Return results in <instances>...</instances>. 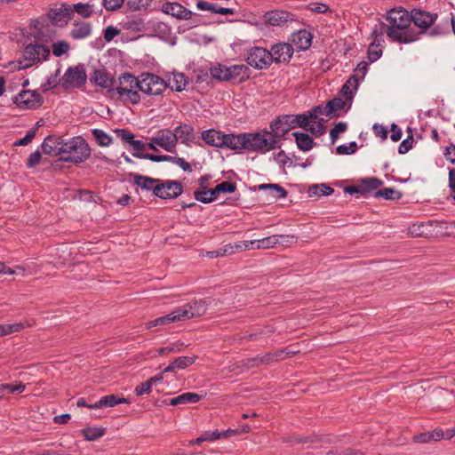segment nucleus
<instances>
[{"instance_id":"f257e3e1","label":"nucleus","mask_w":455,"mask_h":455,"mask_svg":"<svg viewBox=\"0 0 455 455\" xmlns=\"http://www.w3.org/2000/svg\"><path fill=\"white\" fill-rule=\"evenodd\" d=\"M385 18L389 25L379 21L375 26L379 30V35L386 33L390 41L398 44H407L417 41L415 28L411 25L410 12L406 9L403 7L390 9Z\"/></svg>"},{"instance_id":"f03ea898","label":"nucleus","mask_w":455,"mask_h":455,"mask_svg":"<svg viewBox=\"0 0 455 455\" xmlns=\"http://www.w3.org/2000/svg\"><path fill=\"white\" fill-rule=\"evenodd\" d=\"M438 18V14L435 12H430L428 11L413 8L410 12L411 24L413 23L416 33L417 41L421 38L423 35H427L430 37L441 36L449 33L448 22L445 24L435 23Z\"/></svg>"},{"instance_id":"7ed1b4c3","label":"nucleus","mask_w":455,"mask_h":455,"mask_svg":"<svg viewBox=\"0 0 455 455\" xmlns=\"http://www.w3.org/2000/svg\"><path fill=\"white\" fill-rule=\"evenodd\" d=\"M140 76L136 77L130 72H124L118 76V86L110 90V98L136 105L140 101Z\"/></svg>"},{"instance_id":"20e7f679","label":"nucleus","mask_w":455,"mask_h":455,"mask_svg":"<svg viewBox=\"0 0 455 455\" xmlns=\"http://www.w3.org/2000/svg\"><path fill=\"white\" fill-rule=\"evenodd\" d=\"M43 28L38 29L35 36V42L24 47L23 58L17 60L18 69H27L33 65L42 63L50 56V49L43 44Z\"/></svg>"},{"instance_id":"39448f33","label":"nucleus","mask_w":455,"mask_h":455,"mask_svg":"<svg viewBox=\"0 0 455 455\" xmlns=\"http://www.w3.org/2000/svg\"><path fill=\"white\" fill-rule=\"evenodd\" d=\"M91 156V148L82 136H76L64 142L60 160L74 164L85 162Z\"/></svg>"},{"instance_id":"423d86ee","label":"nucleus","mask_w":455,"mask_h":455,"mask_svg":"<svg viewBox=\"0 0 455 455\" xmlns=\"http://www.w3.org/2000/svg\"><path fill=\"white\" fill-rule=\"evenodd\" d=\"M243 148L249 151H269L275 148H280L281 145L275 138H271L264 133L259 132H243Z\"/></svg>"},{"instance_id":"0eeeda50","label":"nucleus","mask_w":455,"mask_h":455,"mask_svg":"<svg viewBox=\"0 0 455 455\" xmlns=\"http://www.w3.org/2000/svg\"><path fill=\"white\" fill-rule=\"evenodd\" d=\"M87 75L84 64L69 67L60 78V84L66 90L80 88L86 84Z\"/></svg>"},{"instance_id":"6e6552de","label":"nucleus","mask_w":455,"mask_h":455,"mask_svg":"<svg viewBox=\"0 0 455 455\" xmlns=\"http://www.w3.org/2000/svg\"><path fill=\"white\" fill-rule=\"evenodd\" d=\"M272 56L268 50L259 46L251 48L245 57V61L256 69H266L272 64Z\"/></svg>"},{"instance_id":"1a4fd4ad","label":"nucleus","mask_w":455,"mask_h":455,"mask_svg":"<svg viewBox=\"0 0 455 455\" xmlns=\"http://www.w3.org/2000/svg\"><path fill=\"white\" fill-rule=\"evenodd\" d=\"M167 87L160 76L151 73L140 75V92L148 95H160Z\"/></svg>"},{"instance_id":"9d476101","label":"nucleus","mask_w":455,"mask_h":455,"mask_svg":"<svg viewBox=\"0 0 455 455\" xmlns=\"http://www.w3.org/2000/svg\"><path fill=\"white\" fill-rule=\"evenodd\" d=\"M20 108L36 109L44 103V98L36 91L24 90L15 95L12 99Z\"/></svg>"},{"instance_id":"9b49d317","label":"nucleus","mask_w":455,"mask_h":455,"mask_svg":"<svg viewBox=\"0 0 455 455\" xmlns=\"http://www.w3.org/2000/svg\"><path fill=\"white\" fill-rule=\"evenodd\" d=\"M210 301L205 299H199L193 300L190 303L184 305L181 307H178V313L181 317V320H187L194 317H198L204 315L207 311Z\"/></svg>"},{"instance_id":"f8f14e48","label":"nucleus","mask_w":455,"mask_h":455,"mask_svg":"<svg viewBox=\"0 0 455 455\" xmlns=\"http://www.w3.org/2000/svg\"><path fill=\"white\" fill-rule=\"evenodd\" d=\"M293 47L291 44L279 42L271 46L270 56H272V63H288L293 55Z\"/></svg>"},{"instance_id":"ddd939ff","label":"nucleus","mask_w":455,"mask_h":455,"mask_svg":"<svg viewBox=\"0 0 455 455\" xmlns=\"http://www.w3.org/2000/svg\"><path fill=\"white\" fill-rule=\"evenodd\" d=\"M48 17L52 25L63 27L72 19L73 8L66 3H62L60 8L51 9L48 12Z\"/></svg>"},{"instance_id":"4468645a","label":"nucleus","mask_w":455,"mask_h":455,"mask_svg":"<svg viewBox=\"0 0 455 455\" xmlns=\"http://www.w3.org/2000/svg\"><path fill=\"white\" fill-rule=\"evenodd\" d=\"M266 25L283 27L294 20V14L284 10H273L267 12L263 16Z\"/></svg>"},{"instance_id":"2eb2a0df","label":"nucleus","mask_w":455,"mask_h":455,"mask_svg":"<svg viewBox=\"0 0 455 455\" xmlns=\"http://www.w3.org/2000/svg\"><path fill=\"white\" fill-rule=\"evenodd\" d=\"M154 142L165 151L174 153L176 151L177 138L170 129H161L154 137Z\"/></svg>"},{"instance_id":"dca6fc26","label":"nucleus","mask_w":455,"mask_h":455,"mask_svg":"<svg viewBox=\"0 0 455 455\" xmlns=\"http://www.w3.org/2000/svg\"><path fill=\"white\" fill-rule=\"evenodd\" d=\"M64 140L56 135H48L43 141L41 148L44 154L61 157Z\"/></svg>"},{"instance_id":"f3484780","label":"nucleus","mask_w":455,"mask_h":455,"mask_svg":"<svg viewBox=\"0 0 455 455\" xmlns=\"http://www.w3.org/2000/svg\"><path fill=\"white\" fill-rule=\"evenodd\" d=\"M378 31H379L378 27H374L371 34V36L374 37V40L372 41V43H371L368 48V58L371 62H375L376 60H378L381 57L383 52V35H379Z\"/></svg>"},{"instance_id":"a211bd4d","label":"nucleus","mask_w":455,"mask_h":455,"mask_svg":"<svg viewBox=\"0 0 455 455\" xmlns=\"http://www.w3.org/2000/svg\"><path fill=\"white\" fill-rule=\"evenodd\" d=\"M227 82L243 83L250 77V69L245 65H232L225 69Z\"/></svg>"},{"instance_id":"6ab92c4d","label":"nucleus","mask_w":455,"mask_h":455,"mask_svg":"<svg viewBox=\"0 0 455 455\" xmlns=\"http://www.w3.org/2000/svg\"><path fill=\"white\" fill-rule=\"evenodd\" d=\"M162 11L165 14L177 18L178 20H188L192 17V12L179 3L166 2L162 6Z\"/></svg>"},{"instance_id":"aec40b11","label":"nucleus","mask_w":455,"mask_h":455,"mask_svg":"<svg viewBox=\"0 0 455 455\" xmlns=\"http://www.w3.org/2000/svg\"><path fill=\"white\" fill-rule=\"evenodd\" d=\"M91 82L96 85L107 89L110 97V90L114 89L116 81L106 69H95L91 77Z\"/></svg>"},{"instance_id":"412c9836","label":"nucleus","mask_w":455,"mask_h":455,"mask_svg":"<svg viewBox=\"0 0 455 455\" xmlns=\"http://www.w3.org/2000/svg\"><path fill=\"white\" fill-rule=\"evenodd\" d=\"M114 132L124 143L132 147L133 153H143L147 149V145L142 140H135L134 134L128 129H116Z\"/></svg>"},{"instance_id":"4be33fe9","label":"nucleus","mask_w":455,"mask_h":455,"mask_svg":"<svg viewBox=\"0 0 455 455\" xmlns=\"http://www.w3.org/2000/svg\"><path fill=\"white\" fill-rule=\"evenodd\" d=\"M172 132L177 138V142L180 141V143L185 145H189L196 139L195 129L188 124H181L175 127Z\"/></svg>"},{"instance_id":"5701e85b","label":"nucleus","mask_w":455,"mask_h":455,"mask_svg":"<svg viewBox=\"0 0 455 455\" xmlns=\"http://www.w3.org/2000/svg\"><path fill=\"white\" fill-rule=\"evenodd\" d=\"M243 133L233 134V133H223L221 136V148H229L235 151L244 149L243 148Z\"/></svg>"},{"instance_id":"b1692460","label":"nucleus","mask_w":455,"mask_h":455,"mask_svg":"<svg viewBox=\"0 0 455 455\" xmlns=\"http://www.w3.org/2000/svg\"><path fill=\"white\" fill-rule=\"evenodd\" d=\"M203 397H204V395H199L197 393L188 392V393H183L178 396L172 397V398L169 399L168 401L164 400V403L172 405V406L185 405V404H189V403H196Z\"/></svg>"},{"instance_id":"393cba45","label":"nucleus","mask_w":455,"mask_h":455,"mask_svg":"<svg viewBox=\"0 0 455 455\" xmlns=\"http://www.w3.org/2000/svg\"><path fill=\"white\" fill-rule=\"evenodd\" d=\"M288 125L290 124L284 123L282 116H279L270 123V129L272 132L266 131V134L275 139L284 138V136L290 132Z\"/></svg>"},{"instance_id":"a878e982","label":"nucleus","mask_w":455,"mask_h":455,"mask_svg":"<svg viewBox=\"0 0 455 455\" xmlns=\"http://www.w3.org/2000/svg\"><path fill=\"white\" fill-rule=\"evenodd\" d=\"M313 36L306 29H299L292 34V43L299 51L307 50L312 44Z\"/></svg>"},{"instance_id":"bb28decb","label":"nucleus","mask_w":455,"mask_h":455,"mask_svg":"<svg viewBox=\"0 0 455 455\" xmlns=\"http://www.w3.org/2000/svg\"><path fill=\"white\" fill-rule=\"evenodd\" d=\"M178 321H182V320L180 315V313H178V309H174L172 312H171L168 315L157 317L154 320H151V321L146 323L145 328L148 330L153 327L164 326V325H167L172 323L178 322Z\"/></svg>"},{"instance_id":"cd10ccee","label":"nucleus","mask_w":455,"mask_h":455,"mask_svg":"<svg viewBox=\"0 0 455 455\" xmlns=\"http://www.w3.org/2000/svg\"><path fill=\"white\" fill-rule=\"evenodd\" d=\"M120 403H130V401L124 397H119L116 395H108L102 396L99 401L90 406V409H100L104 407H114Z\"/></svg>"},{"instance_id":"c85d7f7f","label":"nucleus","mask_w":455,"mask_h":455,"mask_svg":"<svg viewBox=\"0 0 455 455\" xmlns=\"http://www.w3.org/2000/svg\"><path fill=\"white\" fill-rule=\"evenodd\" d=\"M197 356H180L174 359L167 367L164 369V372H176L177 370H183L192 365Z\"/></svg>"},{"instance_id":"c756f323","label":"nucleus","mask_w":455,"mask_h":455,"mask_svg":"<svg viewBox=\"0 0 455 455\" xmlns=\"http://www.w3.org/2000/svg\"><path fill=\"white\" fill-rule=\"evenodd\" d=\"M164 199L177 198L183 192L181 182L178 180H164Z\"/></svg>"},{"instance_id":"7c9ffc66","label":"nucleus","mask_w":455,"mask_h":455,"mask_svg":"<svg viewBox=\"0 0 455 455\" xmlns=\"http://www.w3.org/2000/svg\"><path fill=\"white\" fill-rule=\"evenodd\" d=\"M221 136L223 132L215 129H208L202 132L201 139L209 146L221 148Z\"/></svg>"},{"instance_id":"2f4dec72","label":"nucleus","mask_w":455,"mask_h":455,"mask_svg":"<svg viewBox=\"0 0 455 455\" xmlns=\"http://www.w3.org/2000/svg\"><path fill=\"white\" fill-rule=\"evenodd\" d=\"M383 181L376 177L365 178L359 180L360 195L366 196L371 191L376 190L382 186Z\"/></svg>"},{"instance_id":"473e14b6","label":"nucleus","mask_w":455,"mask_h":455,"mask_svg":"<svg viewBox=\"0 0 455 455\" xmlns=\"http://www.w3.org/2000/svg\"><path fill=\"white\" fill-rule=\"evenodd\" d=\"M444 434L441 429H434L428 432H423L413 436V441L419 443H427L431 441H439L443 439Z\"/></svg>"},{"instance_id":"72a5a7b5","label":"nucleus","mask_w":455,"mask_h":455,"mask_svg":"<svg viewBox=\"0 0 455 455\" xmlns=\"http://www.w3.org/2000/svg\"><path fill=\"white\" fill-rule=\"evenodd\" d=\"M92 28L90 23L85 21L75 22L74 28L70 32L72 38L81 40L90 36Z\"/></svg>"},{"instance_id":"f704fd0d","label":"nucleus","mask_w":455,"mask_h":455,"mask_svg":"<svg viewBox=\"0 0 455 455\" xmlns=\"http://www.w3.org/2000/svg\"><path fill=\"white\" fill-rule=\"evenodd\" d=\"M130 176L133 178V184L140 188L142 190L151 191L152 187L157 183V179L144 176L139 173H131Z\"/></svg>"},{"instance_id":"c9c22d12","label":"nucleus","mask_w":455,"mask_h":455,"mask_svg":"<svg viewBox=\"0 0 455 455\" xmlns=\"http://www.w3.org/2000/svg\"><path fill=\"white\" fill-rule=\"evenodd\" d=\"M258 190H267L274 200L285 198L287 191L279 184H260L258 186Z\"/></svg>"},{"instance_id":"e433bc0d","label":"nucleus","mask_w":455,"mask_h":455,"mask_svg":"<svg viewBox=\"0 0 455 455\" xmlns=\"http://www.w3.org/2000/svg\"><path fill=\"white\" fill-rule=\"evenodd\" d=\"M292 135L295 138L297 147L301 151H308L315 145L313 138L307 133L295 132Z\"/></svg>"},{"instance_id":"4c0bfd02","label":"nucleus","mask_w":455,"mask_h":455,"mask_svg":"<svg viewBox=\"0 0 455 455\" xmlns=\"http://www.w3.org/2000/svg\"><path fill=\"white\" fill-rule=\"evenodd\" d=\"M346 101L342 100L341 98L336 97L331 100H328L326 103V106L324 108V115L326 116H339V114H336L338 110H341L346 106Z\"/></svg>"},{"instance_id":"58836bf2","label":"nucleus","mask_w":455,"mask_h":455,"mask_svg":"<svg viewBox=\"0 0 455 455\" xmlns=\"http://www.w3.org/2000/svg\"><path fill=\"white\" fill-rule=\"evenodd\" d=\"M105 433V427H85L81 430V434L86 441H96L102 437Z\"/></svg>"},{"instance_id":"ea45409f","label":"nucleus","mask_w":455,"mask_h":455,"mask_svg":"<svg viewBox=\"0 0 455 455\" xmlns=\"http://www.w3.org/2000/svg\"><path fill=\"white\" fill-rule=\"evenodd\" d=\"M92 134L96 143L100 147H108L112 144L113 139L110 135L100 129L92 130Z\"/></svg>"},{"instance_id":"a19ab883","label":"nucleus","mask_w":455,"mask_h":455,"mask_svg":"<svg viewBox=\"0 0 455 455\" xmlns=\"http://www.w3.org/2000/svg\"><path fill=\"white\" fill-rule=\"evenodd\" d=\"M209 191H211V188H207V187H201L194 192L195 199L203 204H210L213 202L218 196H212Z\"/></svg>"},{"instance_id":"79ce46f5","label":"nucleus","mask_w":455,"mask_h":455,"mask_svg":"<svg viewBox=\"0 0 455 455\" xmlns=\"http://www.w3.org/2000/svg\"><path fill=\"white\" fill-rule=\"evenodd\" d=\"M236 190V185L230 181H223L215 188H211V195L219 196L220 194L234 193Z\"/></svg>"},{"instance_id":"37998d69","label":"nucleus","mask_w":455,"mask_h":455,"mask_svg":"<svg viewBox=\"0 0 455 455\" xmlns=\"http://www.w3.org/2000/svg\"><path fill=\"white\" fill-rule=\"evenodd\" d=\"M403 194L392 188H385L383 189L378 190L375 192V197H382L386 200H399L402 197Z\"/></svg>"},{"instance_id":"c03bdc74","label":"nucleus","mask_w":455,"mask_h":455,"mask_svg":"<svg viewBox=\"0 0 455 455\" xmlns=\"http://www.w3.org/2000/svg\"><path fill=\"white\" fill-rule=\"evenodd\" d=\"M172 83V89H174L176 92H181L185 90L188 84V77L183 73H173Z\"/></svg>"},{"instance_id":"a18cd8bd","label":"nucleus","mask_w":455,"mask_h":455,"mask_svg":"<svg viewBox=\"0 0 455 455\" xmlns=\"http://www.w3.org/2000/svg\"><path fill=\"white\" fill-rule=\"evenodd\" d=\"M334 192V189L326 184H315L309 187L308 193L310 195L330 196Z\"/></svg>"},{"instance_id":"49530a36","label":"nucleus","mask_w":455,"mask_h":455,"mask_svg":"<svg viewBox=\"0 0 455 455\" xmlns=\"http://www.w3.org/2000/svg\"><path fill=\"white\" fill-rule=\"evenodd\" d=\"M132 156L134 157L140 158V159H148L152 162H170L171 156L167 155H154L149 153H132Z\"/></svg>"},{"instance_id":"de8ad7c7","label":"nucleus","mask_w":455,"mask_h":455,"mask_svg":"<svg viewBox=\"0 0 455 455\" xmlns=\"http://www.w3.org/2000/svg\"><path fill=\"white\" fill-rule=\"evenodd\" d=\"M71 7L73 8V12H76L83 18H89L93 12V5L90 4L77 3L71 5Z\"/></svg>"},{"instance_id":"09e8293b","label":"nucleus","mask_w":455,"mask_h":455,"mask_svg":"<svg viewBox=\"0 0 455 455\" xmlns=\"http://www.w3.org/2000/svg\"><path fill=\"white\" fill-rule=\"evenodd\" d=\"M227 66L222 65L220 63H217L216 65L211 67L210 68V75L212 76V78L218 80V81H226L227 82V76L226 71Z\"/></svg>"},{"instance_id":"8fccbe9b","label":"nucleus","mask_w":455,"mask_h":455,"mask_svg":"<svg viewBox=\"0 0 455 455\" xmlns=\"http://www.w3.org/2000/svg\"><path fill=\"white\" fill-rule=\"evenodd\" d=\"M60 70H56L54 75H52L47 78L45 83L41 85L43 92H46L51 89H54L60 84V78H59Z\"/></svg>"},{"instance_id":"3c124183","label":"nucleus","mask_w":455,"mask_h":455,"mask_svg":"<svg viewBox=\"0 0 455 455\" xmlns=\"http://www.w3.org/2000/svg\"><path fill=\"white\" fill-rule=\"evenodd\" d=\"M278 243V237L275 235L258 239L256 243V248L259 249H269L273 248Z\"/></svg>"},{"instance_id":"603ef678","label":"nucleus","mask_w":455,"mask_h":455,"mask_svg":"<svg viewBox=\"0 0 455 455\" xmlns=\"http://www.w3.org/2000/svg\"><path fill=\"white\" fill-rule=\"evenodd\" d=\"M25 325L21 323L0 324V337L20 331Z\"/></svg>"},{"instance_id":"864d4df0","label":"nucleus","mask_w":455,"mask_h":455,"mask_svg":"<svg viewBox=\"0 0 455 455\" xmlns=\"http://www.w3.org/2000/svg\"><path fill=\"white\" fill-rule=\"evenodd\" d=\"M231 254H233V247L231 246V243H228L218 250L209 251L206 252V256L211 259Z\"/></svg>"},{"instance_id":"5fc2aeb1","label":"nucleus","mask_w":455,"mask_h":455,"mask_svg":"<svg viewBox=\"0 0 455 455\" xmlns=\"http://www.w3.org/2000/svg\"><path fill=\"white\" fill-rule=\"evenodd\" d=\"M326 455H364L360 450H355L352 448H338L334 447L327 451Z\"/></svg>"},{"instance_id":"6e6d98bb","label":"nucleus","mask_w":455,"mask_h":455,"mask_svg":"<svg viewBox=\"0 0 455 455\" xmlns=\"http://www.w3.org/2000/svg\"><path fill=\"white\" fill-rule=\"evenodd\" d=\"M408 136L406 139H404L401 144L399 145L398 147V152L399 154L401 155H403L405 153H407L411 148H412V143H413V135H412V132H411V129L409 127L408 130Z\"/></svg>"},{"instance_id":"4d7b16f0","label":"nucleus","mask_w":455,"mask_h":455,"mask_svg":"<svg viewBox=\"0 0 455 455\" xmlns=\"http://www.w3.org/2000/svg\"><path fill=\"white\" fill-rule=\"evenodd\" d=\"M152 0H128L127 6L131 11L148 9Z\"/></svg>"},{"instance_id":"13d9d810","label":"nucleus","mask_w":455,"mask_h":455,"mask_svg":"<svg viewBox=\"0 0 455 455\" xmlns=\"http://www.w3.org/2000/svg\"><path fill=\"white\" fill-rule=\"evenodd\" d=\"M70 45L68 43L65 41H59L52 44V53L56 57H60L61 55L68 52Z\"/></svg>"},{"instance_id":"bf43d9fd","label":"nucleus","mask_w":455,"mask_h":455,"mask_svg":"<svg viewBox=\"0 0 455 455\" xmlns=\"http://www.w3.org/2000/svg\"><path fill=\"white\" fill-rule=\"evenodd\" d=\"M347 129V125L344 122H339L335 124V126L330 131V137L331 143L334 144L337 140L339 134L346 132Z\"/></svg>"},{"instance_id":"052dcab7","label":"nucleus","mask_w":455,"mask_h":455,"mask_svg":"<svg viewBox=\"0 0 455 455\" xmlns=\"http://www.w3.org/2000/svg\"><path fill=\"white\" fill-rule=\"evenodd\" d=\"M357 149V144L355 141H352L348 146L343 144L336 148L338 155H351L354 154Z\"/></svg>"},{"instance_id":"680f3d73","label":"nucleus","mask_w":455,"mask_h":455,"mask_svg":"<svg viewBox=\"0 0 455 455\" xmlns=\"http://www.w3.org/2000/svg\"><path fill=\"white\" fill-rule=\"evenodd\" d=\"M273 332V331L269 328H265V329H258L256 331L254 332H251L250 333L249 335L247 336H243L240 338V340L242 342L243 341H249V340H257L259 339V337L262 335V334H267V333H271Z\"/></svg>"},{"instance_id":"e2e57ef3","label":"nucleus","mask_w":455,"mask_h":455,"mask_svg":"<svg viewBox=\"0 0 455 455\" xmlns=\"http://www.w3.org/2000/svg\"><path fill=\"white\" fill-rule=\"evenodd\" d=\"M323 121L324 120L323 118H320V120L317 123L309 125L307 131H310V132L315 136L323 135L326 131V127L323 124Z\"/></svg>"},{"instance_id":"0e129e2a","label":"nucleus","mask_w":455,"mask_h":455,"mask_svg":"<svg viewBox=\"0 0 455 455\" xmlns=\"http://www.w3.org/2000/svg\"><path fill=\"white\" fill-rule=\"evenodd\" d=\"M124 0H102V5L107 11H116L122 7Z\"/></svg>"},{"instance_id":"69168bd1","label":"nucleus","mask_w":455,"mask_h":455,"mask_svg":"<svg viewBox=\"0 0 455 455\" xmlns=\"http://www.w3.org/2000/svg\"><path fill=\"white\" fill-rule=\"evenodd\" d=\"M41 159H42V156L38 150L31 153L26 162L27 168H28V169L34 168L40 163Z\"/></svg>"},{"instance_id":"338daca9","label":"nucleus","mask_w":455,"mask_h":455,"mask_svg":"<svg viewBox=\"0 0 455 455\" xmlns=\"http://www.w3.org/2000/svg\"><path fill=\"white\" fill-rule=\"evenodd\" d=\"M170 162L179 165L184 172H192V168H191L190 164L188 162H187L182 157H177V156H171Z\"/></svg>"},{"instance_id":"774afa93","label":"nucleus","mask_w":455,"mask_h":455,"mask_svg":"<svg viewBox=\"0 0 455 455\" xmlns=\"http://www.w3.org/2000/svg\"><path fill=\"white\" fill-rule=\"evenodd\" d=\"M151 389H152V384L148 379L145 382H141L135 387V394L137 395L140 396V395H143L146 394H149L151 392Z\"/></svg>"}]
</instances>
